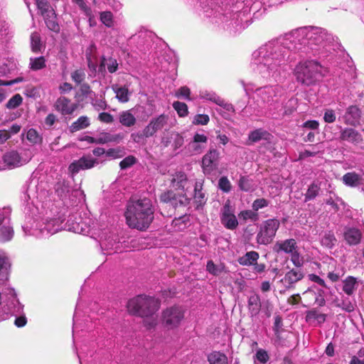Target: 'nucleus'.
Masks as SVG:
<instances>
[{
  "instance_id": "obj_1",
  "label": "nucleus",
  "mask_w": 364,
  "mask_h": 364,
  "mask_svg": "<svg viewBox=\"0 0 364 364\" xmlns=\"http://www.w3.org/2000/svg\"><path fill=\"white\" fill-rule=\"evenodd\" d=\"M328 39L326 32L318 27H302L284 36L282 41H269L252 54L250 68L256 77L267 82H277L287 63L290 49H299L297 45L312 46Z\"/></svg>"
},
{
  "instance_id": "obj_2",
  "label": "nucleus",
  "mask_w": 364,
  "mask_h": 364,
  "mask_svg": "<svg viewBox=\"0 0 364 364\" xmlns=\"http://www.w3.org/2000/svg\"><path fill=\"white\" fill-rule=\"evenodd\" d=\"M125 218L127 225L132 228H147L154 218V210L151 200L142 198L129 202Z\"/></svg>"
},
{
  "instance_id": "obj_3",
  "label": "nucleus",
  "mask_w": 364,
  "mask_h": 364,
  "mask_svg": "<svg viewBox=\"0 0 364 364\" xmlns=\"http://www.w3.org/2000/svg\"><path fill=\"white\" fill-rule=\"evenodd\" d=\"M159 306L158 299L146 295H139L128 301L127 309L131 314L146 317L144 322L150 328L156 324V319L152 315L158 311Z\"/></svg>"
},
{
  "instance_id": "obj_4",
  "label": "nucleus",
  "mask_w": 364,
  "mask_h": 364,
  "mask_svg": "<svg viewBox=\"0 0 364 364\" xmlns=\"http://www.w3.org/2000/svg\"><path fill=\"white\" fill-rule=\"evenodd\" d=\"M240 82L247 95L255 92L254 99L258 105H272V102H278V97L281 96L282 92V87L278 85H265L255 89V85L252 82H245L244 80H241Z\"/></svg>"
},
{
  "instance_id": "obj_5",
  "label": "nucleus",
  "mask_w": 364,
  "mask_h": 364,
  "mask_svg": "<svg viewBox=\"0 0 364 364\" xmlns=\"http://www.w3.org/2000/svg\"><path fill=\"white\" fill-rule=\"evenodd\" d=\"M324 68L315 60L299 63L295 68V76L299 82L305 85L316 84L323 75Z\"/></svg>"
},
{
  "instance_id": "obj_6",
  "label": "nucleus",
  "mask_w": 364,
  "mask_h": 364,
  "mask_svg": "<svg viewBox=\"0 0 364 364\" xmlns=\"http://www.w3.org/2000/svg\"><path fill=\"white\" fill-rule=\"evenodd\" d=\"M63 220L60 217L50 218L46 216L39 221L34 222V225L29 227L23 225V230L26 235H33L36 237H48L63 229Z\"/></svg>"
},
{
  "instance_id": "obj_7",
  "label": "nucleus",
  "mask_w": 364,
  "mask_h": 364,
  "mask_svg": "<svg viewBox=\"0 0 364 364\" xmlns=\"http://www.w3.org/2000/svg\"><path fill=\"white\" fill-rule=\"evenodd\" d=\"M33 154L29 149H23L20 151H11L2 156L4 165L0 169L14 168L27 164L32 158Z\"/></svg>"
},
{
  "instance_id": "obj_8",
  "label": "nucleus",
  "mask_w": 364,
  "mask_h": 364,
  "mask_svg": "<svg viewBox=\"0 0 364 364\" xmlns=\"http://www.w3.org/2000/svg\"><path fill=\"white\" fill-rule=\"evenodd\" d=\"M280 223L277 219H268L264 221L257 235V242L260 245H268L274 239Z\"/></svg>"
},
{
  "instance_id": "obj_9",
  "label": "nucleus",
  "mask_w": 364,
  "mask_h": 364,
  "mask_svg": "<svg viewBox=\"0 0 364 364\" xmlns=\"http://www.w3.org/2000/svg\"><path fill=\"white\" fill-rule=\"evenodd\" d=\"M184 318L183 309L178 306L167 308L162 314V322L168 329H174L181 324Z\"/></svg>"
},
{
  "instance_id": "obj_10",
  "label": "nucleus",
  "mask_w": 364,
  "mask_h": 364,
  "mask_svg": "<svg viewBox=\"0 0 364 364\" xmlns=\"http://www.w3.org/2000/svg\"><path fill=\"white\" fill-rule=\"evenodd\" d=\"M220 220L222 224L229 230H234L238 225V221L235 215V207L232 205L230 200H227L221 208Z\"/></svg>"
},
{
  "instance_id": "obj_11",
  "label": "nucleus",
  "mask_w": 364,
  "mask_h": 364,
  "mask_svg": "<svg viewBox=\"0 0 364 364\" xmlns=\"http://www.w3.org/2000/svg\"><path fill=\"white\" fill-rule=\"evenodd\" d=\"M220 152L215 149H210L202 159V168L205 175H210L218 168Z\"/></svg>"
},
{
  "instance_id": "obj_12",
  "label": "nucleus",
  "mask_w": 364,
  "mask_h": 364,
  "mask_svg": "<svg viewBox=\"0 0 364 364\" xmlns=\"http://www.w3.org/2000/svg\"><path fill=\"white\" fill-rule=\"evenodd\" d=\"M168 119V117L164 114L153 117L144 128V135L145 137H152L158 132L162 130L167 125Z\"/></svg>"
},
{
  "instance_id": "obj_13",
  "label": "nucleus",
  "mask_w": 364,
  "mask_h": 364,
  "mask_svg": "<svg viewBox=\"0 0 364 364\" xmlns=\"http://www.w3.org/2000/svg\"><path fill=\"white\" fill-rule=\"evenodd\" d=\"M78 107V103L72 102L71 100L64 96L59 97L53 105L55 110L63 116L73 115Z\"/></svg>"
},
{
  "instance_id": "obj_14",
  "label": "nucleus",
  "mask_w": 364,
  "mask_h": 364,
  "mask_svg": "<svg viewBox=\"0 0 364 364\" xmlns=\"http://www.w3.org/2000/svg\"><path fill=\"white\" fill-rule=\"evenodd\" d=\"M161 200L164 203H171L174 206L178 205L186 206L189 204L190 198L186 196L185 191L176 196L172 191H167L161 194Z\"/></svg>"
},
{
  "instance_id": "obj_15",
  "label": "nucleus",
  "mask_w": 364,
  "mask_h": 364,
  "mask_svg": "<svg viewBox=\"0 0 364 364\" xmlns=\"http://www.w3.org/2000/svg\"><path fill=\"white\" fill-rule=\"evenodd\" d=\"M97 164V160L92 158L91 156H84L80 159L74 161L72 164H70L69 166V170L73 173H77L80 170L91 168Z\"/></svg>"
},
{
  "instance_id": "obj_16",
  "label": "nucleus",
  "mask_w": 364,
  "mask_h": 364,
  "mask_svg": "<svg viewBox=\"0 0 364 364\" xmlns=\"http://www.w3.org/2000/svg\"><path fill=\"white\" fill-rule=\"evenodd\" d=\"M208 136L204 134L196 132L189 142L188 149L192 154H199L205 149Z\"/></svg>"
},
{
  "instance_id": "obj_17",
  "label": "nucleus",
  "mask_w": 364,
  "mask_h": 364,
  "mask_svg": "<svg viewBox=\"0 0 364 364\" xmlns=\"http://www.w3.org/2000/svg\"><path fill=\"white\" fill-rule=\"evenodd\" d=\"M323 291L321 289L312 287L304 292V298L307 300V305L316 304L319 306L325 304L326 301L323 295Z\"/></svg>"
},
{
  "instance_id": "obj_18",
  "label": "nucleus",
  "mask_w": 364,
  "mask_h": 364,
  "mask_svg": "<svg viewBox=\"0 0 364 364\" xmlns=\"http://www.w3.org/2000/svg\"><path fill=\"white\" fill-rule=\"evenodd\" d=\"M304 277V274L301 270L292 269L287 272L284 278L280 280L285 290L291 289L294 284Z\"/></svg>"
},
{
  "instance_id": "obj_19",
  "label": "nucleus",
  "mask_w": 364,
  "mask_h": 364,
  "mask_svg": "<svg viewBox=\"0 0 364 364\" xmlns=\"http://www.w3.org/2000/svg\"><path fill=\"white\" fill-rule=\"evenodd\" d=\"M1 210H7L9 211L6 220L0 223V239L4 241H9L14 236V230L10 225L11 210L9 208H4Z\"/></svg>"
},
{
  "instance_id": "obj_20",
  "label": "nucleus",
  "mask_w": 364,
  "mask_h": 364,
  "mask_svg": "<svg viewBox=\"0 0 364 364\" xmlns=\"http://www.w3.org/2000/svg\"><path fill=\"white\" fill-rule=\"evenodd\" d=\"M203 180H198L195 183L193 198L197 209L202 208L206 203L208 199L205 192L203 191Z\"/></svg>"
},
{
  "instance_id": "obj_21",
  "label": "nucleus",
  "mask_w": 364,
  "mask_h": 364,
  "mask_svg": "<svg viewBox=\"0 0 364 364\" xmlns=\"http://www.w3.org/2000/svg\"><path fill=\"white\" fill-rule=\"evenodd\" d=\"M11 300L8 301L7 312L6 314H12L14 316L20 315L23 312V306L21 304L18 299L16 298V294L14 289L10 291Z\"/></svg>"
},
{
  "instance_id": "obj_22",
  "label": "nucleus",
  "mask_w": 364,
  "mask_h": 364,
  "mask_svg": "<svg viewBox=\"0 0 364 364\" xmlns=\"http://www.w3.org/2000/svg\"><path fill=\"white\" fill-rule=\"evenodd\" d=\"M346 124L356 126L359 124L360 110L356 106H350L343 116Z\"/></svg>"
},
{
  "instance_id": "obj_23",
  "label": "nucleus",
  "mask_w": 364,
  "mask_h": 364,
  "mask_svg": "<svg viewBox=\"0 0 364 364\" xmlns=\"http://www.w3.org/2000/svg\"><path fill=\"white\" fill-rule=\"evenodd\" d=\"M134 109H130L119 112L118 118L119 123L125 127H131L136 124V118L134 115Z\"/></svg>"
},
{
  "instance_id": "obj_24",
  "label": "nucleus",
  "mask_w": 364,
  "mask_h": 364,
  "mask_svg": "<svg viewBox=\"0 0 364 364\" xmlns=\"http://www.w3.org/2000/svg\"><path fill=\"white\" fill-rule=\"evenodd\" d=\"M112 90L116 95V98L121 103L129 102L132 92L129 90L127 85H119L117 84L112 85Z\"/></svg>"
},
{
  "instance_id": "obj_25",
  "label": "nucleus",
  "mask_w": 364,
  "mask_h": 364,
  "mask_svg": "<svg viewBox=\"0 0 364 364\" xmlns=\"http://www.w3.org/2000/svg\"><path fill=\"white\" fill-rule=\"evenodd\" d=\"M296 242L294 239H288L283 241H278L274 245V250L277 252H284L291 254L296 250Z\"/></svg>"
},
{
  "instance_id": "obj_26",
  "label": "nucleus",
  "mask_w": 364,
  "mask_h": 364,
  "mask_svg": "<svg viewBox=\"0 0 364 364\" xmlns=\"http://www.w3.org/2000/svg\"><path fill=\"white\" fill-rule=\"evenodd\" d=\"M188 178L185 173L180 171L173 175L171 186L174 189L185 191L188 188Z\"/></svg>"
},
{
  "instance_id": "obj_27",
  "label": "nucleus",
  "mask_w": 364,
  "mask_h": 364,
  "mask_svg": "<svg viewBox=\"0 0 364 364\" xmlns=\"http://www.w3.org/2000/svg\"><path fill=\"white\" fill-rule=\"evenodd\" d=\"M341 139L353 144H359L362 141L361 134L352 128H346L341 133Z\"/></svg>"
},
{
  "instance_id": "obj_28",
  "label": "nucleus",
  "mask_w": 364,
  "mask_h": 364,
  "mask_svg": "<svg viewBox=\"0 0 364 364\" xmlns=\"http://www.w3.org/2000/svg\"><path fill=\"white\" fill-rule=\"evenodd\" d=\"M345 185L350 187H356L363 183V176L355 172H348L342 178Z\"/></svg>"
},
{
  "instance_id": "obj_29",
  "label": "nucleus",
  "mask_w": 364,
  "mask_h": 364,
  "mask_svg": "<svg viewBox=\"0 0 364 364\" xmlns=\"http://www.w3.org/2000/svg\"><path fill=\"white\" fill-rule=\"evenodd\" d=\"M358 287V281L355 277L348 276L343 281L342 289L348 296L353 295Z\"/></svg>"
},
{
  "instance_id": "obj_30",
  "label": "nucleus",
  "mask_w": 364,
  "mask_h": 364,
  "mask_svg": "<svg viewBox=\"0 0 364 364\" xmlns=\"http://www.w3.org/2000/svg\"><path fill=\"white\" fill-rule=\"evenodd\" d=\"M344 237L348 244L357 245L361 239V233L355 228H348L344 232Z\"/></svg>"
},
{
  "instance_id": "obj_31",
  "label": "nucleus",
  "mask_w": 364,
  "mask_h": 364,
  "mask_svg": "<svg viewBox=\"0 0 364 364\" xmlns=\"http://www.w3.org/2000/svg\"><path fill=\"white\" fill-rule=\"evenodd\" d=\"M90 125V119L87 116H81L76 121L71 124L69 127V130L70 132L74 133L79 130L85 129Z\"/></svg>"
},
{
  "instance_id": "obj_32",
  "label": "nucleus",
  "mask_w": 364,
  "mask_h": 364,
  "mask_svg": "<svg viewBox=\"0 0 364 364\" xmlns=\"http://www.w3.org/2000/svg\"><path fill=\"white\" fill-rule=\"evenodd\" d=\"M259 259V254L255 251L247 252L238 259L240 264L243 266L253 265Z\"/></svg>"
},
{
  "instance_id": "obj_33",
  "label": "nucleus",
  "mask_w": 364,
  "mask_h": 364,
  "mask_svg": "<svg viewBox=\"0 0 364 364\" xmlns=\"http://www.w3.org/2000/svg\"><path fill=\"white\" fill-rule=\"evenodd\" d=\"M261 308L260 298L257 294H253L249 297L248 309L250 314L256 316L259 314Z\"/></svg>"
},
{
  "instance_id": "obj_34",
  "label": "nucleus",
  "mask_w": 364,
  "mask_h": 364,
  "mask_svg": "<svg viewBox=\"0 0 364 364\" xmlns=\"http://www.w3.org/2000/svg\"><path fill=\"white\" fill-rule=\"evenodd\" d=\"M210 364H228L227 356L220 351H213L208 356Z\"/></svg>"
},
{
  "instance_id": "obj_35",
  "label": "nucleus",
  "mask_w": 364,
  "mask_h": 364,
  "mask_svg": "<svg viewBox=\"0 0 364 364\" xmlns=\"http://www.w3.org/2000/svg\"><path fill=\"white\" fill-rule=\"evenodd\" d=\"M97 48L94 43H92L86 49L85 55L87 61V65L90 68H95V61L97 60L96 56Z\"/></svg>"
},
{
  "instance_id": "obj_36",
  "label": "nucleus",
  "mask_w": 364,
  "mask_h": 364,
  "mask_svg": "<svg viewBox=\"0 0 364 364\" xmlns=\"http://www.w3.org/2000/svg\"><path fill=\"white\" fill-rule=\"evenodd\" d=\"M118 63L117 60L112 58H106L103 57L100 63V69L102 68H107L108 72L109 73H115L118 69Z\"/></svg>"
},
{
  "instance_id": "obj_37",
  "label": "nucleus",
  "mask_w": 364,
  "mask_h": 364,
  "mask_svg": "<svg viewBox=\"0 0 364 364\" xmlns=\"http://www.w3.org/2000/svg\"><path fill=\"white\" fill-rule=\"evenodd\" d=\"M46 66V60L45 57H34L30 58L29 68L31 70L37 71L41 70Z\"/></svg>"
},
{
  "instance_id": "obj_38",
  "label": "nucleus",
  "mask_w": 364,
  "mask_h": 364,
  "mask_svg": "<svg viewBox=\"0 0 364 364\" xmlns=\"http://www.w3.org/2000/svg\"><path fill=\"white\" fill-rule=\"evenodd\" d=\"M238 186L241 191L245 192H252L255 190L252 180L248 176H240L238 181Z\"/></svg>"
},
{
  "instance_id": "obj_39",
  "label": "nucleus",
  "mask_w": 364,
  "mask_h": 364,
  "mask_svg": "<svg viewBox=\"0 0 364 364\" xmlns=\"http://www.w3.org/2000/svg\"><path fill=\"white\" fill-rule=\"evenodd\" d=\"M336 243V239L331 232H325L321 238V244L328 249L333 248Z\"/></svg>"
},
{
  "instance_id": "obj_40",
  "label": "nucleus",
  "mask_w": 364,
  "mask_h": 364,
  "mask_svg": "<svg viewBox=\"0 0 364 364\" xmlns=\"http://www.w3.org/2000/svg\"><path fill=\"white\" fill-rule=\"evenodd\" d=\"M306 318L307 321L316 320L319 323H322L326 321V315L318 313L316 310L314 309L306 312Z\"/></svg>"
},
{
  "instance_id": "obj_41",
  "label": "nucleus",
  "mask_w": 364,
  "mask_h": 364,
  "mask_svg": "<svg viewBox=\"0 0 364 364\" xmlns=\"http://www.w3.org/2000/svg\"><path fill=\"white\" fill-rule=\"evenodd\" d=\"M268 132L263 129H257L251 132L249 134V140L252 142H257L262 139H267L266 136L268 135Z\"/></svg>"
},
{
  "instance_id": "obj_42",
  "label": "nucleus",
  "mask_w": 364,
  "mask_h": 364,
  "mask_svg": "<svg viewBox=\"0 0 364 364\" xmlns=\"http://www.w3.org/2000/svg\"><path fill=\"white\" fill-rule=\"evenodd\" d=\"M173 108L176 111L181 117H186L188 114V106L186 103L179 101L174 102L172 105Z\"/></svg>"
},
{
  "instance_id": "obj_43",
  "label": "nucleus",
  "mask_w": 364,
  "mask_h": 364,
  "mask_svg": "<svg viewBox=\"0 0 364 364\" xmlns=\"http://www.w3.org/2000/svg\"><path fill=\"white\" fill-rule=\"evenodd\" d=\"M319 190H320V187H319L318 184H317L316 183H311L309 186V187L305 194V201L311 200L315 198L316 197V196L318 195Z\"/></svg>"
},
{
  "instance_id": "obj_44",
  "label": "nucleus",
  "mask_w": 364,
  "mask_h": 364,
  "mask_svg": "<svg viewBox=\"0 0 364 364\" xmlns=\"http://www.w3.org/2000/svg\"><path fill=\"white\" fill-rule=\"evenodd\" d=\"M26 139L32 144H40L42 141L41 136L38 134L37 131L33 128L28 130Z\"/></svg>"
},
{
  "instance_id": "obj_45",
  "label": "nucleus",
  "mask_w": 364,
  "mask_h": 364,
  "mask_svg": "<svg viewBox=\"0 0 364 364\" xmlns=\"http://www.w3.org/2000/svg\"><path fill=\"white\" fill-rule=\"evenodd\" d=\"M11 33L10 25L4 19L0 18V40H4Z\"/></svg>"
},
{
  "instance_id": "obj_46",
  "label": "nucleus",
  "mask_w": 364,
  "mask_h": 364,
  "mask_svg": "<svg viewBox=\"0 0 364 364\" xmlns=\"http://www.w3.org/2000/svg\"><path fill=\"white\" fill-rule=\"evenodd\" d=\"M23 102V97L19 94L14 95L6 103L7 109H12L20 106Z\"/></svg>"
},
{
  "instance_id": "obj_47",
  "label": "nucleus",
  "mask_w": 364,
  "mask_h": 364,
  "mask_svg": "<svg viewBox=\"0 0 364 364\" xmlns=\"http://www.w3.org/2000/svg\"><path fill=\"white\" fill-rule=\"evenodd\" d=\"M200 97L211 101L216 105L222 103V98L218 96L215 92L208 91L202 92L200 93Z\"/></svg>"
},
{
  "instance_id": "obj_48",
  "label": "nucleus",
  "mask_w": 364,
  "mask_h": 364,
  "mask_svg": "<svg viewBox=\"0 0 364 364\" xmlns=\"http://www.w3.org/2000/svg\"><path fill=\"white\" fill-rule=\"evenodd\" d=\"M55 191L58 196L61 198L67 196V194L70 191V187L68 183L65 181L58 182L55 187Z\"/></svg>"
},
{
  "instance_id": "obj_49",
  "label": "nucleus",
  "mask_w": 364,
  "mask_h": 364,
  "mask_svg": "<svg viewBox=\"0 0 364 364\" xmlns=\"http://www.w3.org/2000/svg\"><path fill=\"white\" fill-rule=\"evenodd\" d=\"M92 107L97 111L105 110L109 108V105L107 103L104 97L101 96L100 98H96L91 102Z\"/></svg>"
},
{
  "instance_id": "obj_50",
  "label": "nucleus",
  "mask_w": 364,
  "mask_h": 364,
  "mask_svg": "<svg viewBox=\"0 0 364 364\" xmlns=\"http://www.w3.org/2000/svg\"><path fill=\"white\" fill-rule=\"evenodd\" d=\"M239 217L240 219L246 221L247 220H250L252 221H256L258 218V215L253 209L252 210H246L241 211L239 214Z\"/></svg>"
},
{
  "instance_id": "obj_51",
  "label": "nucleus",
  "mask_w": 364,
  "mask_h": 364,
  "mask_svg": "<svg viewBox=\"0 0 364 364\" xmlns=\"http://www.w3.org/2000/svg\"><path fill=\"white\" fill-rule=\"evenodd\" d=\"M10 267V262L6 253L0 250V274L6 273L8 268Z\"/></svg>"
},
{
  "instance_id": "obj_52",
  "label": "nucleus",
  "mask_w": 364,
  "mask_h": 364,
  "mask_svg": "<svg viewBox=\"0 0 364 364\" xmlns=\"http://www.w3.org/2000/svg\"><path fill=\"white\" fill-rule=\"evenodd\" d=\"M210 122V117L208 114H196L192 120L194 125H206Z\"/></svg>"
},
{
  "instance_id": "obj_53",
  "label": "nucleus",
  "mask_w": 364,
  "mask_h": 364,
  "mask_svg": "<svg viewBox=\"0 0 364 364\" xmlns=\"http://www.w3.org/2000/svg\"><path fill=\"white\" fill-rule=\"evenodd\" d=\"M337 306L347 312H351L355 309V303L348 298L343 299L342 301L337 304Z\"/></svg>"
},
{
  "instance_id": "obj_54",
  "label": "nucleus",
  "mask_w": 364,
  "mask_h": 364,
  "mask_svg": "<svg viewBox=\"0 0 364 364\" xmlns=\"http://www.w3.org/2000/svg\"><path fill=\"white\" fill-rule=\"evenodd\" d=\"M191 90L187 86L181 87L175 92V97L180 99H184L186 100H191Z\"/></svg>"
},
{
  "instance_id": "obj_55",
  "label": "nucleus",
  "mask_w": 364,
  "mask_h": 364,
  "mask_svg": "<svg viewBox=\"0 0 364 364\" xmlns=\"http://www.w3.org/2000/svg\"><path fill=\"white\" fill-rule=\"evenodd\" d=\"M218 188L224 193H229L231 191L232 185L226 176H222L218 181Z\"/></svg>"
},
{
  "instance_id": "obj_56",
  "label": "nucleus",
  "mask_w": 364,
  "mask_h": 364,
  "mask_svg": "<svg viewBox=\"0 0 364 364\" xmlns=\"http://www.w3.org/2000/svg\"><path fill=\"white\" fill-rule=\"evenodd\" d=\"M186 218H187L186 216H183V217L178 218H175L172 221L173 228L176 230H178V231L184 230L187 225V224L186 223Z\"/></svg>"
},
{
  "instance_id": "obj_57",
  "label": "nucleus",
  "mask_w": 364,
  "mask_h": 364,
  "mask_svg": "<svg viewBox=\"0 0 364 364\" xmlns=\"http://www.w3.org/2000/svg\"><path fill=\"white\" fill-rule=\"evenodd\" d=\"M100 20L107 27L113 25V16L110 11H103L100 14Z\"/></svg>"
},
{
  "instance_id": "obj_58",
  "label": "nucleus",
  "mask_w": 364,
  "mask_h": 364,
  "mask_svg": "<svg viewBox=\"0 0 364 364\" xmlns=\"http://www.w3.org/2000/svg\"><path fill=\"white\" fill-rule=\"evenodd\" d=\"M31 45L33 52H38L41 48V39L38 33H34L31 36Z\"/></svg>"
},
{
  "instance_id": "obj_59",
  "label": "nucleus",
  "mask_w": 364,
  "mask_h": 364,
  "mask_svg": "<svg viewBox=\"0 0 364 364\" xmlns=\"http://www.w3.org/2000/svg\"><path fill=\"white\" fill-rule=\"evenodd\" d=\"M206 269L210 274L218 276L222 272L223 267L215 265L212 260H209L207 262Z\"/></svg>"
},
{
  "instance_id": "obj_60",
  "label": "nucleus",
  "mask_w": 364,
  "mask_h": 364,
  "mask_svg": "<svg viewBox=\"0 0 364 364\" xmlns=\"http://www.w3.org/2000/svg\"><path fill=\"white\" fill-rule=\"evenodd\" d=\"M36 1L37 6L43 16H45L47 12L51 13L52 16L54 15V13L52 11H49V5L47 0H36Z\"/></svg>"
},
{
  "instance_id": "obj_61",
  "label": "nucleus",
  "mask_w": 364,
  "mask_h": 364,
  "mask_svg": "<svg viewBox=\"0 0 364 364\" xmlns=\"http://www.w3.org/2000/svg\"><path fill=\"white\" fill-rule=\"evenodd\" d=\"M106 156L110 159H115L123 156L124 153L121 149H109L106 151Z\"/></svg>"
},
{
  "instance_id": "obj_62",
  "label": "nucleus",
  "mask_w": 364,
  "mask_h": 364,
  "mask_svg": "<svg viewBox=\"0 0 364 364\" xmlns=\"http://www.w3.org/2000/svg\"><path fill=\"white\" fill-rule=\"evenodd\" d=\"M291 261L296 267H300L304 264L303 257L300 256L296 250L291 254Z\"/></svg>"
},
{
  "instance_id": "obj_63",
  "label": "nucleus",
  "mask_w": 364,
  "mask_h": 364,
  "mask_svg": "<svg viewBox=\"0 0 364 364\" xmlns=\"http://www.w3.org/2000/svg\"><path fill=\"white\" fill-rule=\"evenodd\" d=\"M72 80L76 83H81L85 77V73L83 70H77L71 75Z\"/></svg>"
},
{
  "instance_id": "obj_64",
  "label": "nucleus",
  "mask_w": 364,
  "mask_h": 364,
  "mask_svg": "<svg viewBox=\"0 0 364 364\" xmlns=\"http://www.w3.org/2000/svg\"><path fill=\"white\" fill-rule=\"evenodd\" d=\"M135 163V157H134L133 156H129L124 158L122 161H121V162L119 163V166L122 169H126L134 165Z\"/></svg>"
}]
</instances>
